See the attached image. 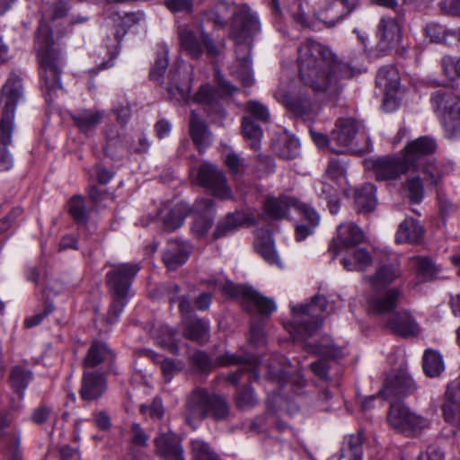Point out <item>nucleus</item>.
<instances>
[{
    "label": "nucleus",
    "mask_w": 460,
    "mask_h": 460,
    "mask_svg": "<svg viewBox=\"0 0 460 460\" xmlns=\"http://www.w3.org/2000/svg\"><path fill=\"white\" fill-rule=\"evenodd\" d=\"M297 51L300 80L315 93L336 95L344 80L360 73L358 67L338 60L330 49L314 40H305Z\"/></svg>",
    "instance_id": "nucleus-1"
},
{
    "label": "nucleus",
    "mask_w": 460,
    "mask_h": 460,
    "mask_svg": "<svg viewBox=\"0 0 460 460\" xmlns=\"http://www.w3.org/2000/svg\"><path fill=\"white\" fill-rule=\"evenodd\" d=\"M35 50L40 65V85L48 103L61 90L60 75L64 65L60 52L54 48L53 31L41 23L35 37Z\"/></svg>",
    "instance_id": "nucleus-2"
},
{
    "label": "nucleus",
    "mask_w": 460,
    "mask_h": 460,
    "mask_svg": "<svg viewBox=\"0 0 460 460\" xmlns=\"http://www.w3.org/2000/svg\"><path fill=\"white\" fill-rule=\"evenodd\" d=\"M22 97V79L11 75L0 91V172L8 171L13 165L6 146L12 142L15 108Z\"/></svg>",
    "instance_id": "nucleus-3"
},
{
    "label": "nucleus",
    "mask_w": 460,
    "mask_h": 460,
    "mask_svg": "<svg viewBox=\"0 0 460 460\" xmlns=\"http://www.w3.org/2000/svg\"><path fill=\"white\" fill-rule=\"evenodd\" d=\"M231 15L234 19L230 29V37L237 44H242L260 30V22L255 14L246 7L236 8L232 3L219 1L212 10L208 13V20L215 26L221 28Z\"/></svg>",
    "instance_id": "nucleus-4"
},
{
    "label": "nucleus",
    "mask_w": 460,
    "mask_h": 460,
    "mask_svg": "<svg viewBox=\"0 0 460 460\" xmlns=\"http://www.w3.org/2000/svg\"><path fill=\"white\" fill-rule=\"evenodd\" d=\"M140 268L137 264L123 263L116 266L106 274V283L111 295L107 319L116 322L126 306L130 296V286Z\"/></svg>",
    "instance_id": "nucleus-5"
},
{
    "label": "nucleus",
    "mask_w": 460,
    "mask_h": 460,
    "mask_svg": "<svg viewBox=\"0 0 460 460\" xmlns=\"http://www.w3.org/2000/svg\"><path fill=\"white\" fill-rule=\"evenodd\" d=\"M184 414L186 423L196 429L197 424L208 415L217 420H224L229 414V408L219 395L196 389L187 398Z\"/></svg>",
    "instance_id": "nucleus-6"
},
{
    "label": "nucleus",
    "mask_w": 460,
    "mask_h": 460,
    "mask_svg": "<svg viewBox=\"0 0 460 460\" xmlns=\"http://www.w3.org/2000/svg\"><path fill=\"white\" fill-rule=\"evenodd\" d=\"M327 309V300L323 296H315L306 305L291 307L293 322L286 329L295 339H307L322 326L323 314Z\"/></svg>",
    "instance_id": "nucleus-7"
},
{
    "label": "nucleus",
    "mask_w": 460,
    "mask_h": 460,
    "mask_svg": "<svg viewBox=\"0 0 460 460\" xmlns=\"http://www.w3.org/2000/svg\"><path fill=\"white\" fill-rule=\"evenodd\" d=\"M431 102L447 137L460 138V98L449 92L437 91L431 96Z\"/></svg>",
    "instance_id": "nucleus-8"
},
{
    "label": "nucleus",
    "mask_w": 460,
    "mask_h": 460,
    "mask_svg": "<svg viewBox=\"0 0 460 460\" xmlns=\"http://www.w3.org/2000/svg\"><path fill=\"white\" fill-rule=\"evenodd\" d=\"M387 421L393 429L406 436L419 432L429 425L426 419L415 414L401 402L391 404L387 414Z\"/></svg>",
    "instance_id": "nucleus-9"
},
{
    "label": "nucleus",
    "mask_w": 460,
    "mask_h": 460,
    "mask_svg": "<svg viewBox=\"0 0 460 460\" xmlns=\"http://www.w3.org/2000/svg\"><path fill=\"white\" fill-rule=\"evenodd\" d=\"M179 39L181 49L192 58H199L204 49L210 57L219 55L218 47L203 30L195 32L186 28H181L179 31Z\"/></svg>",
    "instance_id": "nucleus-10"
},
{
    "label": "nucleus",
    "mask_w": 460,
    "mask_h": 460,
    "mask_svg": "<svg viewBox=\"0 0 460 460\" xmlns=\"http://www.w3.org/2000/svg\"><path fill=\"white\" fill-rule=\"evenodd\" d=\"M224 291L230 296L242 297L247 309H255L263 316H269L277 308L276 304L271 298L263 296L250 287L228 284L224 288Z\"/></svg>",
    "instance_id": "nucleus-11"
},
{
    "label": "nucleus",
    "mask_w": 460,
    "mask_h": 460,
    "mask_svg": "<svg viewBox=\"0 0 460 460\" xmlns=\"http://www.w3.org/2000/svg\"><path fill=\"white\" fill-rule=\"evenodd\" d=\"M402 292L399 287L375 288L367 298V310L373 314H393L399 304Z\"/></svg>",
    "instance_id": "nucleus-12"
},
{
    "label": "nucleus",
    "mask_w": 460,
    "mask_h": 460,
    "mask_svg": "<svg viewBox=\"0 0 460 460\" xmlns=\"http://www.w3.org/2000/svg\"><path fill=\"white\" fill-rule=\"evenodd\" d=\"M274 98L294 114L305 119L311 118L318 110V104L307 93L291 94L279 88L274 93Z\"/></svg>",
    "instance_id": "nucleus-13"
},
{
    "label": "nucleus",
    "mask_w": 460,
    "mask_h": 460,
    "mask_svg": "<svg viewBox=\"0 0 460 460\" xmlns=\"http://www.w3.org/2000/svg\"><path fill=\"white\" fill-rule=\"evenodd\" d=\"M437 149L436 141L429 137H420L407 144L402 150V157L410 171L419 170L427 156L431 155Z\"/></svg>",
    "instance_id": "nucleus-14"
},
{
    "label": "nucleus",
    "mask_w": 460,
    "mask_h": 460,
    "mask_svg": "<svg viewBox=\"0 0 460 460\" xmlns=\"http://www.w3.org/2000/svg\"><path fill=\"white\" fill-rule=\"evenodd\" d=\"M359 5V0H325L315 15L328 26H334Z\"/></svg>",
    "instance_id": "nucleus-15"
},
{
    "label": "nucleus",
    "mask_w": 460,
    "mask_h": 460,
    "mask_svg": "<svg viewBox=\"0 0 460 460\" xmlns=\"http://www.w3.org/2000/svg\"><path fill=\"white\" fill-rule=\"evenodd\" d=\"M402 37V28L396 18L382 17L376 29V48L386 53L397 48Z\"/></svg>",
    "instance_id": "nucleus-16"
},
{
    "label": "nucleus",
    "mask_w": 460,
    "mask_h": 460,
    "mask_svg": "<svg viewBox=\"0 0 460 460\" xmlns=\"http://www.w3.org/2000/svg\"><path fill=\"white\" fill-rule=\"evenodd\" d=\"M197 182L208 189L214 196L221 199L231 198V189L227 185L224 174L211 164H206L199 167Z\"/></svg>",
    "instance_id": "nucleus-17"
},
{
    "label": "nucleus",
    "mask_w": 460,
    "mask_h": 460,
    "mask_svg": "<svg viewBox=\"0 0 460 460\" xmlns=\"http://www.w3.org/2000/svg\"><path fill=\"white\" fill-rule=\"evenodd\" d=\"M378 181L394 180L410 171L403 158L383 156L367 163Z\"/></svg>",
    "instance_id": "nucleus-18"
},
{
    "label": "nucleus",
    "mask_w": 460,
    "mask_h": 460,
    "mask_svg": "<svg viewBox=\"0 0 460 460\" xmlns=\"http://www.w3.org/2000/svg\"><path fill=\"white\" fill-rule=\"evenodd\" d=\"M13 416L9 411H0V443L8 451L9 460H22L19 451L21 432L11 424Z\"/></svg>",
    "instance_id": "nucleus-19"
},
{
    "label": "nucleus",
    "mask_w": 460,
    "mask_h": 460,
    "mask_svg": "<svg viewBox=\"0 0 460 460\" xmlns=\"http://www.w3.org/2000/svg\"><path fill=\"white\" fill-rule=\"evenodd\" d=\"M383 326L392 333L402 338L416 337L421 332L419 323L413 316L405 310L389 314L385 319Z\"/></svg>",
    "instance_id": "nucleus-20"
},
{
    "label": "nucleus",
    "mask_w": 460,
    "mask_h": 460,
    "mask_svg": "<svg viewBox=\"0 0 460 460\" xmlns=\"http://www.w3.org/2000/svg\"><path fill=\"white\" fill-rule=\"evenodd\" d=\"M337 237L333 238L329 252H332V258H335L344 249L352 248L363 240L364 234L362 230L353 223H344L338 226Z\"/></svg>",
    "instance_id": "nucleus-21"
},
{
    "label": "nucleus",
    "mask_w": 460,
    "mask_h": 460,
    "mask_svg": "<svg viewBox=\"0 0 460 460\" xmlns=\"http://www.w3.org/2000/svg\"><path fill=\"white\" fill-rule=\"evenodd\" d=\"M402 270L399 260L394 257L378 265L373 275L366 277V280L374 288H386L401 278Z\"/></svg>",
    "instance_id": "nucleus-22"
},
{
    "label": "nucleus",
    "mask_w": 460,
    "mask_h": 460,
    "mask_svg": "<svg viewBox=\"0 0 460 460\" xmlns=\"http://www.w3.org/2000/svg\"><path fill=\"white\" fill-rule=\"evenodd\" d=\"M217 89L214 90L209 84L201 85L195 93L192 100L197 103L208 104L212 107L217 104L218 99L230 95L237 89L230 83L226 81L218 73H217Z\"/></svg>",
    "instance_id": "nucleus-23"
},
{
    "label": "nucleus",
    "mask_w": 460,
    "mask_h": 460,
    "mask_svg": "<svg viewBox=\"0 0 460 460\" xmlns=\"http://www.w3.org/2000/svg\"><path fill=\"white\" fill-rule=\"evenodd\" d=\"M442 411L447 422L460 424V375L447 385Z\"/></svg>",
    "instance_id": "nucleus-24"
},
{
    "label": "nucleus",
    "mask_w": 460,
    "mask_h": 460,
    "mask_svg": "<svg viewBox=\"0 0 460 460\" xmlns=\"http://www.w3.org/2000/svg\"><path fill=\"white\" fill-rule=\"evenodd\" d=\"M218 364L221 366L238 365V371L231 373L228 376V380L233 384L237 383L240 380V376L243 374H248L249 381L252 379L256 380L261 369V365L257 361L243 362L241 358L234 354H225L221 356L218 358Z\"/></svg>",
    "instance_id": "nucleus-25"
},
{
    "label": "nucleus",
    "mask_w": 460,
    "mask_h": 460,
    "mask_svg": "<svg viewBox=\"0 0 460 460\" xmlns=\"http://www.w3.org/2000/svg\"><path fill=\"white\" fill-rule=\"evenodd\" d=\"M415 389V384L411 376L402 371L385 380L382 393L385 397L405 396L413 393Z\"/></svg>",
    "instance_id": "nucleus-26"
},
{
    "label": "nucleus",
    "mask_w": 460,
    "mask_h": 460,
    "mask_svg": "<svg viewBox=\"0 0 460 460\" xmlns=\"http://www.w3.org/2000/svg\"><path fill=\"white\" fill-rule=\"evenodd\" d=\"M155 444L157 454L164 459L185 460L183 449L175 434H161L155 439Z\"/></svg>",
    "instance_id": "nucleus-27"
},
{
    "label": "nucleus",
    "mask_w": 460,
    "mask_h": 460,
    "mask_svg": "<svg viewBox=\"0 0 460 460\" xmlns=\"http://www.w3.org/2000/svg\"><path fill=\"white\" fill-rule=\"evenodd\" d=\"M358 123L351 119H340L332 131L331 139L341 147H348L352 144L358 132Z\"/></svg>",
    "instance_id": "nucleus-28"
},
{
    "label": "nucleus",
    "mask_w": 460,
    "mask_h": 460,
    "mask_svg": "<svg viewBox=\"0 0 460 460\" xmlns=\"http://www.w3.org/2000/svg\"><path fill=\"white\" fill-rule=\"evenodd\" d=\"M214 202L210 199H202L196 204L197 214L191 226L192 233L199 238L205 236L213 224V218L209 215Z\"/></svg>",
    "instance_id": "nucleus-29"
},
{
    "label": "nucleus",
    "mask_w": 460,
    "mask_h": 460,
    "mask_svg": "<svg viewBox=\"0 0 460 460\" xmlns=\"http://www.w3.org/2000/svg\"><path fill=\"white\" fill-rule=\"evenodd\" d=\"M106 387V380L102 375L86 372L82 379L80 395L86 401L96 400L104 394Z\"/></svg>",
    "instance_id": "nucleus-30"
},
{
    "label": "nucleus",
    "mask_w": 460,
    "mask_h": 460,
    "mask_svg": "<svg viewBox=\"0 0 460 460\" xmlns=\"http://www.w3.org/2000/svg\"><path fill=\"white\" fill-rule=\"evenodd\" d=\"M376 84L385 94V101L392 99L400 86V76L393 66H384L377 72Z\"/></svg>",
    "instance_id": "nucleus-31"
},
{
    "label": "nucleus",
    "mask_w": 460,
    "mask_h": 460,
    "mask_svg": "<svg viewBox=\"0 0 460 460\" xmlns=\"http://www.w3.org/2000/svg\"><path fill=\"white\" fill-rule=\"evenodd\" d=\"M300 204L297 200L288 196L269 197L263 203V210L272 219H282L286 217L289 208L294 207L297 209Z\"/></svg>",
    "instance_id": "nucleus-32"
},
{
    "label": "nucleus",
    "mask_w": 460,
    "mask_h": 460,
    "mask_svg": "<svg viewBox=\"0 0 460 460\" xmlns=\"http://www.w3.org/2000/svg\"><path fill=\"white\" fill-rule=\"evenodd\" d=\"M189 212V207L184 202L177 203L172 208H163L160 210V217L164 222V229L174 231L181 227Z\"/></svg>",
    "instance_id": "nucleus-33"
},
{
    "label": "nucleus",
    "mask_w": 460,
    "mask_h": 460,
    "mask_svg": "<svg viewBox=\"0 0 460 460\" xmlns=\"http://www.w3.org/2000/svg\"><path fill=\"white\" fill-rule=\"evenodd\" d=\"M189 255L190 249L187 243L172 241L164 253L163 261L168 270H173L179 266L183 265L187 261Z\"/></svg>",
    "instance_id": "nucleus-34"
},
{
    "label": "nucleus",
    "mask_w": 460,
    "mask_h": 460,
    "mask_svg": "<svg viewBox=\"0 0 460 460\" xmlns=\"http://www.w3.org/2000/svg\"><path fill=\"white\" fill-rule=\"evenodd\" d=\"M297 211L309 223L308 226L299 224L296 226V240L301 242L314 233V228L319 224V215L314 208L305 203L297 207Z\"/></svg>",
    "instance_id": "nucleus-35"
},
{
    "label": "nucleus",
    "mask_w": 460,
    "mask_h": 460,
    "mask_svg": "<svg viewBox=\"0 0 460 460\" xmlns=\"http://www.w3.org/2000/svg\"><path fill=\"white\" fill-rule=\"evenodd\" d=\"M423 233V228L417 220L406 218L398 227L395 242L397 243H414L421 239Z\"/></svg>",
    "instance_id": "nucleus-36"
},
{
    "label": "nucleus",
    "mask_w": 460,
    "mask_h": 460,
    "mask_svg": "<svg viewBox=\"0 0 460 460\" xmlns=\"http://www.w3.org/2000/svg\"><path fill=\"white\" fill-rule=\"evenodd\" d=\"M183 335L191 341L206 342L209 338V324L208 321L199 318L183 320Z\"/></svg>",
    "instance_id": "nucleus-37"
},
{
    "label": "nucleus",
    "mask_w": 460,
    "mask_h": 460,
    "mask_svg": "<svg viewBox=\"0 0 460 460\" xmlns=\"http://www.w3.org/2000/svg\"><path fill=\"white\" fill-rule=\"evenodd\" d=\"M364 434L358 431L344 438L341 448V457L347 460H362Z\"/></svg>",
    "instance_id": "nucleus-38"
},
{
    "label": "nucleus",
    "mask_w": 460,
    "mask_h": 460,
    "mask_svg": "<svg viewBox=\"0 0 460 460\" xmlns=\"http://www.w3.org/2000/svg\"><path fill=\"white\" fill-rule=\"evenodd\" d=\"M113 358L112 351L105 343L95 341L88 349L84 366V367H94L102 362H111Z\"/></svg>",
    "instance_id": "nucleus-39"
},
{
    "label": "nucleus",
    "mask_w": 460,
    "mask_h": 460,
    "mask_svg": "<svg viewBox=\"0 0 460 460\" xmlns=\"http://www.w3.org/2000/svg\"><path fill=\"white\" fill-rule=\"evenodd\" d=\"M254 249L270 264L281 267V261L274 249L270 234L263 231L262 235L258 234L254 241Z\"/></svg>",
    "instance_id": "nucleus-40"
},
{
    "label": "nucleus",
    "mask_w": 460,
    "mask_h": 460,
    "mask_svg": "<svg viewBox=\"0 0 460 460\" xmlns=\"http://www.w3.org/2000/svg\"><path fill=\"white\" fill-rule=\"evenodd\" d=\"M190 133L193 143L202 152L208 145L209 132L206 123L194 111L190 116Z\"/></svg>",
    "instance_id": "nucleus-41"
},
{
    "label": "nucleus",
    "mask_w": 460,
    "mask_h": 460,
    "mask_svg": "<svg viewBox=\"0 0 460 460\" xmlns=\"http://www.w3.org/2000/svg\"><path fill=\"white\" fill-rule=\"evenodd\" d=\"M103 113L98 110H84L72 116V119L80 131L87 133L99 125Z\"/></svg>",
    "instance_id": "nucleus-42"
},
{
    "label": "nucleus",
    "mask_w": 460,
    "mask_h": 460,
    "mask_svg": "<svg viewBox=\"0 0 460 460\" xmlns=\"http://www.w3.org/2000/svg\"><path fill=\"white\" fill-rule=\"evenodd\" d=\"M341 262L348 270H365L372 264V258L366 249H355Z\"/></svg>",
    "instance_id": "nucleus-43"
},
{
    "label": "nucleus",
    "mask_w": 460,
    "mask_h": 460,
    "mask_svg": "<svg viewBox=\"0 0 460 460\" xmlns=\"http://www.w3.org/2000/svg\"><path fill=\"white\" fill-rule=\"evenodd\" d=\"M355 202L359 212H370L376 205V187L371 183L364 184L355 193Z\"/></svg>",
    "instance_id": "nucleus-44"
},
{
    "label": "nucleus",
    "mask_w": 460,
    "mask_h": 460,
    "mask_svg": "<svg viewBox=\"0 0 460 460\" xmlns=\"http://www.w3.org/2000/svg\"><path fill=\"white\" fill-rule=\"evenodd\" d=\"M246 221L243 213L235 212L228 214L224 219L220 220L213 233L214 239L226 236L240 227Z\"/></svg>",
    "instance_id": "nucleus-45"
},
{
    "label": "nucleus",
    "mask_w": 460,
    "mask_h": 460,
    "mask_svg": "<svg viewBox=\"0 0 460 460\" xmlns=\"http://www.w3.org/2000/svg\"><path fill=\"white\" fill-rule=\"evenodd\" d=\"M32 379V374L30 370L22 367H14L10 374V385L16 393L19 394L20 399L23 398V394L29 383Z\"/></svg>",
    "instance_id": "nucleus-46"
},
{
    "label": "nucleus",
    "mask_w": 460,
    "mask_h": 460,
    "mask_svg": "<svg viewBox=\"0 0 460 460\" xmlns=\"http://www.w3.org/2000/svg\"><path fill=\"white\" fill-rule=\"evenodd\" d=\"M243 134L249 146L253 150H258L261 147V141L262 137L261 128L254 123L250 118H243L242 123Z\"/></svg>",
    "instance_id": "nucleus-47"
},
{
    "label": "nucleus",
    "mask_w": 460,
    "mask_h": 460,
    "mask_svg": "<svg viewBox=\"0 0 460 460\" xmlns=\"http://www.w3.org/2000/svg\"><path fill=\"white\" fill-rule=\"evenodd\" d=\"M41 13L42 17L39 26H40L41 23H45L49 27L48 21H55L65 17L68 13V6L65 1L58 0L55 3L45 4L41 9ZM40 27H38V29Z\"/></svg>",
    "instance_id": "nucleus-48"
},
{
    "label": "nucleus",
    "mask_w": 460,
    "mask_h": 460,
    "mask_svg": "<svg viewBox=\"0 0 460 460\" xmlns=\"http://www.w3.org/2000/svg\"><path fill=\"white\" fill-rule=\"evenodd\" d=\"M423 369L427 376H438L444 369L442 357L435 350L427 349L423 355Z\"/></svg>",
    "instance_id": "nucleus-49"
},
{
    "label": "nucleus",
    "mask_w": 460,
    "mask_h": 460,
    "mask_svg": "<svg viewBox=\"0 0 460 460\" xmlns=\"http://www.w3.org/2000/svg\"><path fill=\"white\" fill-rule=\"evenodd\" d=\"M67 210L69 215L77 223H84L88 218V214L84 205V199L80 195L73 196L67 202Z\"/></svg>",
    "instance_id": "nucleus-50"
},
{
    "label": "nucleus",
    "mask_w": 460,
    "mask_h": 460,
    "mask_svg": "<svg viewBox=\"0 0 460 460\" xmlns=\"http://www.w3.org/2000/svg\"><path fill=\"white\" fill-rule=\"evenodd\" d=\"M193 460H220L209 445L200 439L190 442Z\"/></svg>",
    "instance_id": "nucleus-51"
},
{
    "label": "nucleus",
    "mask_w": 460,
    "mask_h": 460,
    "mask_svg": "<svg viewBox=\"0 0 460 460\" xmlns=\"http://www.w3.org/2000/svg\"><path fill=\"white\" fill-rule=\"evenodd\" d=\"M306 349L322 357L336 358L341 356V349L334 346L328 338H324L319 345L306 344Z\"/></svg>",
    "instance_id": "nucleus-52"
},
{
    "label": "nucleus",
    "mask_w": 460,
    "mask_h": 460,
    "mask_svg": "<svg viewBox=\"0 0 460 460\" xmlns=\"http://www.w3.org/2000/svg\"><path fill=\"white\" fill-rule=\"evenodd\" d=\"M444 75L450 81L460 79V58L444 56L440 61Z\"/></svg>",
    "instance_id": "nucleus-53"
},
{
    "label": "nucleus",
    "mask_w": 460,
    "mask_h": 460,
    "mask_svg": "<svg viewBox=\"0 0 460 460\" xmlns=\"http://www.w3.org/2000/svg\"><path fill=\"white\" fill-rule=\"evenodd\" d=\"M410 263L411 267L420 276L430 277L436 271L435 265L429 257L415 256L410 259Z\"/></svg>",
    "instance_id": "nucleus-54"
},
{
    "label": "nucleus",
    "mask_w": 460,
    "mask_h": 460,
    "mask_svg": "<svg viewBox=\"0 0 460 460\" xmlns=\"http://www.w3.org/2000/svg\"><path fill=\"white\" fill-rule=\"evenodd\" d=\"M346 169L338 160H332L326 168L325 177L335 181L338 185L346 182Z\"/></svg>",
    "instance_id": "nucleus-55"
},
{
    "label": "nucleus",
    "mask_w": 460,
    "mask_h": 460,
    "mask_svg": "<svg viewBox=\"0 0 460 460\" xmlns=\"http://www.w3.org/2000/svg\"><path fill=\"white\" fill-rule=\"evenodd\" d=\"M447 31L445 27L436 22L428 23L424 29L426 37L429 38L431 42L444 44L448 43Z\"/></svg>",
    "instance_id": "nucleus-56"
},
{
    "label": "nucleus",
    "mask_w": 460,
    "mask_h": 460,
    "mask_svg": "<svg viewBox=\"0 0 460 460\" xmlns=\"http://www.w3.org/2000/svg\"><path fill=\"white\" fill-rule=\"evenodd\" d=\"M140 412L146 418L153 420H160L164 413L161 399L155 398L149 405L143 404L140 407Z\"/></svg>",
    "instance_id": "nucleus-57"
},
{
    "label": "nucleus",
    "mask_w": 460,
    "mask_h": 460,
    "mask_svg": "<svg viewBox=\"0 0 460 460\" xmlns=\"http://www.w3.org/2000/svg\"><path fill=\"white\" fill-rule=\"evenodd\" d=\"M245 109L248 113L259 120L268 121L270 119V112L267 107L259 102H248Z\"/></svg>",
    "instance_id": "nucleus-58"
},
{
    "label": "nucleus",
    "mask_w": 460,
    "mask_h": 460,
    "mask_svg": "<svg viewBox=\"0 0 460 460\" xmlns=\"http://www.w3.org/2000/svg\"><path fill=\"white\" fill-rule=\"evenodd\" d=\"M407 190L411 200L419 203L423 198V186L421 181L418 177L409 179L407 181Z\"/></svg>",
    "instance_id": "nucleus-59"
},
{
    "label": "nucleus",
    "mask_w": 460,
    "mask_h": 460,
    "mask_svg": "<svg viewBox=\"0 0 460 460\" xmlns=\"http://www.w3.org/2000/svg\"><path fill=\"white\" fill-rule=\"evenodd\" d=\"M22 208H13L5 217L0 219V234L12 228L22 215Z\"/></svg>",
    "instance_id": "nucleus-60"
},
{
    "label": "nucleus",
    "mask_w": 460,
    "mask_h": 460,
    "mask_svg": "<svg viewBox=\"0 0 460 460\" xmlns=\"http://www.w3.org/2000/svg\"><path fill=\"white\" fill-rule=\"evenodd\" d=\"M168 93L170 97L178 102H188L190 97V86L185 84L182 86L170 85L168 87Z\"/></svg>",
    "instance_id": "nucleus-61"
},
{
    "label": "nucleus",
    "mask_w": 460,
    "mask_h": 460,
    "mask_svg": "<svg viewBox=\"0 0 460 460\" xmlns=\"http://www.w3.org/2000/svg\"><path fill=\"white\" fill-rule=\"evenodd\" d=\"M299 142L296 138H288L285 141V149L278 151V155L283 159L292 160L298 155Z\"/></svg>",
    "instance_id": "nucleus-62"
},
{
    "label": "nucleus",
    "mask_w": 460,
    "mask_h": 460,
    "mask_svg": "<svg viewBox=\"0 0 460 460\" xmlns=\"http://www.w3.org/2000/svg\"><path fill=\"white\" fill-rule=\"evenodd\" d=\"M235 400L237 406L242 409L252 406L255 402L253 392L249 386L239 390L236 394Z\"/></svg>",
    "instance_id": "nucleus-63"
},
{
    "label": "nucleus",
    "mask_w": 460,
    "mask_h": 460,
    "mask_svg": "<svg viewBox=\"0 0 460 460\" xmlns=\"http://www.w3.org/2000/svg\"><path fill=\"white\" fill-rule=\"evenodd\" d=\"M438 6L442 13L460 17V0H441Z\"/></svg>",
    "instance_id": "nucleus-64"
}]
</instances>
